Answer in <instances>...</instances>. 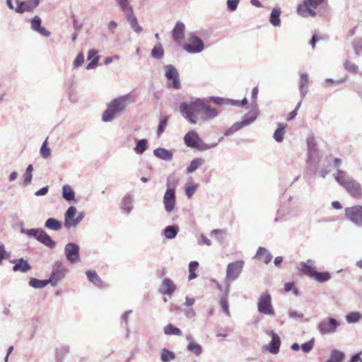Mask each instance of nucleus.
I'll use <instances>...</instances> for the list:
<instances>
[{"label":"nucleus","mask_w":362,"mask_h":362,"mask_svg":"<svg viewBox=\"0 0 362 362\" xmlns=\"http://www.w3.org/2000/svg\"><path fill=\"white\" fill-rule=\"evenodd\" d=\"M133 102L134 95L132 93H128L113 99L107 104V108L103 115V121L105 122L112 121L119 116L126 107Z\"/></svg>","instance_id":"1"},{"label":"nucleus","mask_w":362,"mask_h":362,"mask_svg":"<svg viewBox=\"0 0 362 362\" xmlns=\"http://www.w3.org/2000/svg\"><path fill=\"white\" fill-rule=\"evenodd\" d=\"M204 108V100L194 98L189 102H183L180 105V111L182 117L190 124H195L201 119Z\"/></svg>","instance_id":"2"},{"label":"nucleus","mask_w":362,"mask_h":362,"mask_svg":"<svg viewBox=\"0 0 362 362\" xmlns=\"http://www.w3.org/2000/svg\"><path fill=\"white\" fill-rule=\"evenodd\" d=\"M336 181L353 197H362L361 185L349 176L346 172L338 170L334 175Z\"/></svg>","instance_id":"3"},{"label":"nucleus","mask_w":362,"mask_h":362,"mask_svg":"<svg viewBox=\"0 0 362 362\" xmlns=\"http://www.w3.org/2000/svg\"><path fill=\"white\" fill-rule=\"evenodd\" d=\"M184 141L187 146L198 149L199 151H206L217 146V143L206 144L200 139L199 134L195 131H190L186 134L184 137Z\"/></svg>","instance_id":"4"},{"label":"nucleus","mask_w":362,"mask_h":362,"mask_svg":"<svg viewBox=\"0 0 362 362\" xmlns=\"http://www.w3.org/2000/svg\"><path fill=\"white\" fill-rule=\"evenodd\" d=\"M21 233L25 234L29 237L37 239L39 242L49 248H54L56 245L55 242L45 230L41 228H21Z\"/></svg>","instance_id":"5"},{"label":"nucleus","mask_w":362,"mask_h":362,"mask_svg":"<svg viewBox=\"0 0 362 362\" xmlns=\"http://www.w3.org/2000/svg\"><path fill=\"white\" fill-rule=\"evenodd\" d=\"M257 307L258 312L261 314L272 317L275 315L272 296L268 291H265L259 296L257 302Z\"/></svg>","instance_id":"6"},{"label":"nucleus","mask_w":362,"mask_h":362,"mask_svg":"<svg viewBox=\"0 0 362 362\" xmlns=\"http://www.w3.org/2000/svg\"><path fill=\"white\" fill-rule=\"evenodd\" d=\"M83 216L82 212L77 213V209L74 206H69L64 214V227L67 229L76 228Z\"/></svg>","instance_id":"7"},{"label":"nucleus","mask_w":362,"mask_h":362,"mask_svg":"<svg viewBox=\"0 0 362 362\" xmlns=\"http://www.w3.org/2000/svg\"><path fill=\"white\" fill-rule=\"evenodd\" d=\"M341 323L336 319L327 317L322 319L317 325V328L322 335L334 334L337 331Z\"/></svg>","instance_id":"8"},{"label":"nucleus","mask_w":362,"mask_h":362,"mask_svg":"<svg viewBox=\"0 0 362 362\" xmlns=\"http://www.w3.org/2000/svg\"><path fill=\"white\" fill-rule=\"evenodd\" d=\"M324 0H305L297 8L298 13L303 17L315 16V9Z\"/></svg>","instance_id":"9"},{"label":"nucleus","mask_w":362,"mask_h":362,"mask_svg":"<svg viewBox=\"0 0 362 362\" xmlns=\"http://www.w3.org/2000/svg\"><path fill=\"white\" fill-rule=\"evenodd\" d=\"M308 146V164L310 166H315L319 163L320 153L316 147V142L313 136L307 138Z\"/></svg>","instance_id":"10"},{"label":"nucleus","mask_w":362,"mask_h":362,"mask_svg":"<svg viewBox=\"0 0 362 362\" xmlns=\"http://www.w3.org/2000/svg\"><path fill=\"white\" fill-rule=\"evenodd\" d=\"M66 271V269L61 262H55L52 265L51 275L48 281H49L52 286H56L65 277Z\"/></svg>","instance_id":"11"},{"label":"nucleus","mask_w":362,"mask_h":362,"mask_svg":"<svg viewBox=\"0 0 362 362\" xmlns=\"http://www.w3.org/2000/svg\"><path fill=\"white\" fill-rule=\"evenodd\" d=\"M164 69L165 76L168 81V86L174 89H180L181 84L177 69L171 64H168L164 66Z\"/></svg>","instance_id":"12"},{"label":"nucleus","mask_w":362,"mask_h":362,"mask_svg":"<svg viewBox=\"0 0 362 362\" xmlns=\"http://www.w3.org/2000/svg\"><path fill=\"white\" fill-rule=\"evenodd\" d=\"M345 216L358 226H362V206L356 205L346 208Z\"/></svg>","instance_id":"13"},{"label":"nucleus","mask_w":362,"mask_h":362,"mask_svg":"<svg viewBox=\"0 0 362 362\" xmlns=\"http://www.w3.org/2000/svg\"><path fill=\"white\" fill-rule=\"evenodd\" d=\"M184 49L189 53L196 54L203 51L204 48L203 41L191 33L189 36V43L184 45Z\"/></svg>","instance_id":"14"},{"label":"nucleus","mask_w":362,"mask_h":362,"mask_svg":"<svg viewBox=\"0 0 362 362\" xmlns=\"http://www.w3.org/2000/svg\"><path fill=\"white\" fill-rule=\"evenodd\" d=\"M244 266V262L242 260L229 263L226 269V279L229 281H233L238 279L242 272Z\"/></svg>","instance_id":"15"},{"label":"nucleus","mask_w":362,"mask_h":362,"mask_svg":"<svg viewBox=\"0 0 362 362\" xmlns=\"http://www.w3.org/2000/svg\"><path fill=\"white\" fill-rule=\"evenodd\" d=\"M64 253L70 263L75 264L79 262V247L76 244L71 243L66 244L64 247Z\"/></svg>","instance_id":"16"},{"label":"nucleus","mask_w":362,"mask_h":362,"mask_svg":"<svg viewBox=\"0 0 362 362\" xmlns=\"http://www.w3.org/2000/svg\"><path fill=\"white\" fill-rule=\"evenodd\" d=\"M18 6L15 8L16 12L22 13L25 12L33 11L40 3V0H26L24 1H17Z\"/></svg>","instance_id":"17"},{"label":"nucleus","mask_w":362,"mask_h":362,"mask_svg":"<svg viewBox=\"0 0 362 362\" xmlns=\"http://www.w3.org/2000/svg\"><path fill=\"white\" fill-rule=\"evenodd\" d=\"M175 192L173 190H166L163 197L165 209L168 213L172 212L175 206Z\"/></svg>","instance_id":"18"},{"label":"nucleus","mask_w":362,"mask_h":362,"mask_svg":"<svg viewBox=\"0 0 362 362\" xmlns=\"http://www.w3.org/2000/svg\"><path fill=\"white\" fill-rule=\"evenodd\" d=\"M185 24L180 21L176 23L173 31L172 35L176 43L180 45L182 43L185 37Z\"/></svg>","instance_id":"19"},{"label":"nucleus","mask_w":362,"mask_h":362,"mask_svg":"<svg viewBox=\"0 0 362 362\" xmlns=\"http://www.w3.org/2000/svg\"><path fill=\"white\" fill-rule=\"evenodd\" d=\"M266 332L272 337V341L267 346V349L269 350L272 354H277L279 352L281 344L279 337L274 331L272 330H267Z\"/></svg>","instance_id":"20"},{"label":"nucleus","mask_w":362,"mask_h":362,"mask_svg":"<svg viewBox=\"0 0 362 362\" xmlns=\"http://www.w3.org/2000/svg\"><path fill=\"white\" fill-rule=\"evenodd\" d=\"M300 266V269L301 270V272L313 278V276H314L315 273L316 272L315 271V262L313 259H308L307 260V262H301L299 264Z\"/></svg>","instance_id":"21"},{"label":"nucleus","mask_w":362,"mask_h":362,"mask_svg":"<svg viewBox=\"0 0 362 362\" xmlns=\"http://www.w3.org/2000/svg\"><path fill=\"white\" fill-rule=\"evenodd\" d=\"M41 19L39 16H35L30 20L31 28L34 31L39 33L45 37H49L50 32L47 31L45 28L41 26Z\"/></svg>","instance_id":"22"},{"label":"nucleus","mask_w":362,"mask_h":362,"mask_svg":"<svg viewBox=\"0 0 362 362\" xmlns=\"http://www.w3.org/2000/svg\"><path fill=\"white\" fill-rule=\"evenodd\" d=\"M175 289L176 287L173 281L168 278H165L163 280L162 285L160 288V292L170 297L172 296Z\"/></svg>","instance_id":"23"},{"label":"nucleus","mask_w":362,"mask_h":362,"mask_svg":"<svg viewBox=\"0 0 362 362\" xmlns=\"http://www.w3.org/2000/svg\"><path fill=\"white\" fill-rule=\"evenodd\" d=\"M186 339L188 341L187 349V351L194 353L197 356H199L202 353V346L193 340L192 335H187Z\"/></svg>","instance_id":"24"},{"label":"nucleus","mask_w":362,"mask_h":362,"mask_svg":"<svg viewBox=\"0 0 362 362\" xmlns=\"http://www.w3.org/2000/svg\"><path fill=\"white\" fill-rule=\"evenodd\" d=\"M12 262L14 264L13 267V272L25 273L31 269L28 262L23 258L15 259Z\"/></svg>","instance_id":"25"},{"label":"nucleus","mask_w":362,"mask_h":362,"mask_svg":"<svg viewBox=\"0 0 362 362\" xmlns=\"http://www.w3.org/2000/svg\"><path fill=\"white\" fill-rule=\"evenodd\" d=\"M153 154L156 157L165 161H170L173 157V151L167 150L163 148H156L153 151Z\"/></svg>","instance_id":"26"},{"label":"nucleus","mask_w":362,"mask_h":362,"mask_svg":"<svg viewBox=\"0 0 362 362\" xmlns=\"http://www.w3.org/2000/svg\"><path fill=\"white\" fill-rule=\"evenodd\" d=\"M255 258L265 264H268L272 260V256L265 247H259L257 251Z\"/></svg>","instance_id":"27"},{"label":"nucleus","mask_w":362,"mask_h":362,"mask_svg":"<svg viewBox=\"0 0 362 362\" xmlns=\"http://www.w3.org/2000/svg\"><path fill=\"white\" fill-rule=\"evenodd\" d=\"M259 115L258 110L256 107H252V110L243 117L242 124L247 127L256 120Z\"/></svg>","instance_id":"28"},{"label":"nucleus","mask_w":362,"mask_h":362,"mask_svg":"<svg viewBox=\"0 0 362 362\" xmlns=\"http://www.w3.org/2000/svg\"><path fill=\"white\" fill-rule=\"evenodd\" d=\"M218 115L216 109L210 107L204 102V108L202 110L201 119L208 120L216 117Z\"/></svg>","instance_id":"29"},{"label":"nucleus","mask_w":362,"mask_h":362,"mask_svg":"<svg viewBox=\"0 0 362 362\" xmlns=\"http://www.w3.org/2000/svg\"><path fill=\"white\" fill-rule=\"evenodd\" d=\"M117 2L123 11L126 18L134 14L133 8L128 0H117Z\"/></svg>","instance_id":"30"},{"label":"nucleus","mask_w":362,"mask_h":362,"mask_svg":"<svg viewBox=\"0 0 362 362\" xmlns=\"http://www.w3.org/2000/svg\"><path fill=\"white\" fill-rule=\"evenodd\" d=\"M308 82H309L308 75L305 73L300 74L299 90H300V95H301L302 98H303L308 93V89L306 88V86L308 83Z\"/></svg>","instance_id":"31"},{"label":"nucleus","mask_w":362,"mask_h":362,"mask_svg":"<svg viewBox=\"0 0 362 362\" xmlns=\"http://www.w3.org/2000/svg\"><path fill=\"white\" fill-rule=\"evenodd\" d=\"M134 197L127 194L124 197L122 202V209L126 214H129L133 209Z\"/></svg>","instance_id":"32"},{"label":"nucleus","mask_w":362,"mask_h":362,"mask_svg":"<svg viewBox=\"0 0 362 362\" xmlns=\"http://www.w3.org/2000/svg\"><path fill=\"white\" fill-rule=\"evenodd\" d=\"M281 9L279 8H274L270 14L269 18V22L270 23L275 26L278 27L281 24V19H280V15H281Z\"/></svg>","instance_id":"33"},{"label":"nucleus","mask_w":362,"mask_h":362,"mask_svg":"<svg viewBox=\"0 0 362 362\" xmlns=\"http://www.w3.org/2000/svg\"><path fill=\"white\" fill-rule=\"evenodd\" d=\"M286 125L282 123L277 124V129L275 130L273 137L277 142H281L284 140L285 134V129Z\"/></svg>","instance_id":"34"},{"label":"nucleus","mask_w":362,"mask_h":362,"mask_svg":"<svg viewBox=\"0 0 362 362\" xmlns=\"http://www.w3.org/2000/svg\"><path fill=\"white\" fill-rule=\"evenodd\" d=\"M63 198L68 201H74L75 199V192L72 187L69 185H64L62 187Z\"/></svg>","instance_id":"35"},{"label":"nucleus","mask_w":362,"mask_h":362,"mask_svg":"<svg viewBox=\"0 0 362 362\" xmlns=\"http://www.w3.org/2000/svg\"><path fill=\"white\" fill-rule=\"evenodd\" d=\"M345 358L343 352L334 349L331 351L329 358L325 362H342Z\"/></svg>","instance_id":"36"},{"label":"nucleus","mask_w":362,"mask_h":362,"mask_svg":"<svg viewBox=\"0 0 362 362\" xmlns=\"http://www.w3.org/2000/svg\"><path fill=\"white\" fill-rule=\"evenodd\" d=\"M45 226L49 229L58 231L62 228V224L59 221L54 218H49L45 221Z\"/></svg>","instance_id":"37"},{"label":"nucleus","mask_w":362,"mask_h":362,"mask_svg":"<svg viewBox=\"0 0 362 362\" xmlns=\"http://www.w3.org/2000/svg\"><path fill=\"white\" fill-rule=\"evenodd\" d=\"M228 291H229V288L228 287L226 289V293L224 295H223L220 298V305L222 308L223 312L228 317L230 316L228 303V300H227Z\"/></svg>","instance_id":"38"},{"label":"nucleus","mask_w":362,"mask_h":362,"mask_svg":"<svg viewBox=\"0 0 362 362\" xmlns=\"http://www.w3.org/2000/svg\"><path fill=\"white\" fill-rule=\"evenodd\" d=\"M179 232V227L177 226H168L164 230V235L167 239L175 238Z\"/></svg>","instance_id":"39"},{"label":"nucleus","mask_w":362,"mask_h":362,"mask_svg":"<svg viewBox=\"0 0 362 362\" xmlns=\"http://www.w3.org/2000/svg\"><path fill=\"white\" fill-rule=\"evenodd\" d=\"M148 147V141L143 139L137 141L136 146L134 148V152L138 155H142Z\"/></svg>","instance_id":"40"},{"label":"nucleus","mask_w":362,"mask_h":362,"mask_svg":"<svg viewBox=\"0 0 362 362\" xmlns=\"http://www.w3.org/2000/svg\"><path fill=\"white\" fill-rule=\"evenodd\" d=\"M175 358V354L167 349H163L160 351V360L162 362H170Z\"/></svg>","instance_id":"41"},{"label":"nucleus","mask_w":362,"mask_h":362,"mask_svg":"<svg viewBox=\"0 0 362 362\" xmlns=\"http://www.w3.org/2000/svg\"><path fill=\"white\" fill-rule=\"evenodd\" d=\"M199 187V184L194 182L193 181H189L186 183L185 189V194L188 198H191Z\"/></svg>","instance_id":"42"},{"label":"nucleus","mask_w":362,"mask_h":362,"mask_svg":"<svg viewBox=\"0 0 362 362\" xmlns=\"http://www.w3.org/2000/svg\"><path fill=\"white\" fill-rule=\"evenodd\" d=\"M86 276L88 280L98 287L103 286V282L95 271H87Z\"/></svg>","instance_id":"43"},{"label":"nucleus","mask_w":362,"mask_h":362,"mask_svg":"<svg viewBox=\"0 0 362 362\" xmlns=\"http://www.w3.org/2000/svg\"><path fill=\"white\" fill-rule=\"evenodd\" d=\"M164 334L165 335H176L181 336L182 332L180 329L175 327L172 324H168L163 329Z\"/></svg>","instance_id":"44"},{"label":"nucleus","mask_w":362,"mask_h":362,"mask_svg":"<svg viewBox=\"0 0 362 362\" xmlns=\"http://www.w3.org/2000/svg\"><path fill=\"white\" fill-rule=\"evenodd\" d=\"M127 20L128 21L129 23L131 25V28L134 30V32H136L138 34L142 32V27L140 26L139 24L138 23L137 18L134 14L127 18Z\"/></svg>","instance_id":"45"},{"label":"nucleus","mask_w":362,"mask_h":362,"mask_svg":"<svg viewBox=\"0 0 362 362\" xmlns=\"http://www.w3.org/2000/svg\"><path fill=\"white\" fill-rule=\"evenodd\" d=\"M49 283L48 279L40 280L35 278H31L29 281V285L35 288H42L47 286Z\"/></svg>","instance_id":"46"},{"label":"nucleus","mask_w":362,"mask_h":362,"mask_svg":"<svg viewBox=\"0 0 362 362\" xmlns=\"http://www.w3.org/2000/svg\"><path fill=\"white\" fill-rule=\"evenodd\" d=\"M204 163V160L200 158H197L193 159L187 168V172L188 173H192L194 172L197 168H199L201 165H202Z\"/></svg>","instance_id":"47"},{"label":"nucleus","mask_w":362,"mask_h":362,"mask_svg":"<svg viewBox=\"0 0 362 362\" xmlns=\"http://www.w3.org/2000/svg\"><path fill=\"white\" fill-rule=\"evenodd\" d=\"M210 100L218 105L227 104L231 105H236L239 103L238 100L224 99L218 97H211Z\"/></svg>","instance_id":"48"},{"label":"nucleus","mask_w":362,"mask_h":362,"mask_svg":"<svg viewBox=\"0 0 362 362\" xmlns=\"http://www.w3.org/2000/svg\"><path fill=\"white\" fill-rule=\"evenodd\" d=\"M313 278L318 282L323 283L329 281L331 276L329 273L327 272H318L316 271Z\"/></svg>","instance_id":"49"},{"label":"nucleus","mask_w":362,"mask_h":362,"mask_svg":"<svg viewBox=\"0 0 362 362\" xmlns=\"http://www.w3.org/2000/svg\"><path fill=\"white\" fill-rule=\"evenodd\" d=\"M348 323H356L361 319V315L358 312H352L345 316Z\"/></svg>","instance_id":"50"},{"label":"nucleus","mask_w":362,"mask_h":362,"mask_svg":"<svg viewBox=\"0 0 362 362\" xmlns=\"http://www.w3.org/2000/svg\"><path fill=\"white\" fill-rule=\"evenodd\" d=\"M153 58L161 59L163 57V49L160 43L156 44L151 51Z\"/></svg>","instance_id":"51"},{"label":"nucleus","mask_w":362,"mask_h":362,"mask_svg":"<svg viewBox=\"0 0 362 362\" xmlns=\"http://www.w3.org/2000/svg\"><path fill=\"white\" fill-rule=\"evenodd\" d=\"M288 317L291 319L294 320H303L304 317V315L299 311H297L296 310L289 309L288 311Z\"/></svg>","instance_id":"52"},{"label":"nucleus","mask_w":362,"mask_h":362,"mask_svg":"<svg viewBox=\"0 0 362 362\" xmlns=\"http://www.w3.org/2000/svg\"><path fill=\"white\" fill-rule=\"evenodd\" d=\"M314 341L315 339L313 338L301 345V349L304 353H309L313 349L314 346Z\"/></svg>","instance_id":"53"},{"label":"nucleus","mask_w":362,"mask_h":362,"mask_svg":"<svg viewBox=\"0 0 362 362\" xmlns=\"http://www.w3.org/2000/svg\"><path fill=\"white\" fill-rule=\"evenodd\" d=\"M346 78H341L338 80H333L332 78H326L325 81V84L323 86H324V87H329L333 84L343 83L344 82L346 81Z\"/></svg>","instance_id":"54"},{"label":"nucleus","mask_w":362,"mask_h":362,"mask_svg":"<svg viewBox=\"0 0 362 362\" xmlns=\"http://www.w3.org/2000/svg\"><path fill=\"white\" fill-rule=\"evenodd\" d=\"M40 154L44 158H48L51 154L50 149L47 146V141L45 140L41 148H40Z\"/></svg>","instance_id":"55"},{"label":"nucleus","mask_w":362,"mask_h":362,"mask_svg":"<svg viewBox=\"0 0 362 362\" xmlns=\"http://www.w3.org/2000/svg\"><path fill=\"white\" fill-rule=\"evenodd\" d=\"M84 62V57L83 53H79L75 58L74 62H73V68L76 69L79 66H81Z\"/></svg>","instance_id":"56"},{"label":"nucleus","mask_w":362,"mask_h":362,"mask_svg":"<svg viewBox=\"0 0 362 362\" xmlns=\"http://www.w3.org/2000/svg\"><path fill=\"white\" fill-rule=\"evenodd\" d=\"M224 235H226V232L220 229H214L211 232V235L216 236L219 241L223 240Z\"/></svg>","instance_id":"57"},{"label":"nucleus","mask_w":362,"mask_h":362,"mask_svg":"<svg viewBox=\"0 0 362 362\" xmlns=\"http://www.w3.org/2000/svg\"><path fill=\"white\" fill-rule=\"evenodd\" d=\"M344 66L345 69L348 71H352L355 73L358 69V66L355 64L348 60L344 62Z\"/></svg>","instance_id":"58"},{"label":"nucleus","mask_w":362,"mask_h":362,"mask_svg":"<svg viewBox=\"0 0 362 362\" xmlns=\"http://www.w3.org/2000/svg\"><path fill=\"white\" fill-rule=\"evenodd\" d=\"M240 0H228L226 2L229 11H234L237 9Z\"/></svg>","instance_id":"59"},{"label":"nucleus","mask_w":362,"mask_h":362,"mask_svg":"<svg viewBox=\"0 0 362 362\" xmlns=\"http://www.w3.org/2000/svg\"><path fill=\"white\" fill-rule=\"evenodd\" d=\"M352 45L356 54L359 55L360 53L362 52V41L359 40H356L353 42Z\"/></svg>","instance_id":"60"},{"label":"nucleus","mask_w":362,"mask_h":362,"mask_svg":"<svg viewBox=\"0 0 362 362\" xmlns=\"http://www.w3.org/2000/svg\"><path fill=\"white\" fill-rule=\"evenodd\" d=\"M32 179H33L32 173L25 171V173L23 174V185L27 186V185H30L32 182Z\"/></svg>","instance_id":"61"},{"label":"nucleus","mask_w":362,"mask_h":362,"mask_svg":"<svg viewBox=\"0 0 362 362\" xmlns=\"http://www.w3.org/2000/svg\"><path fill=\"white\" fill-rule=\"evenodd\" d=\"M9 256L10 255L6 251L4 245H0V264L4 259L8 258Z\"/></svg>","instance_id":"62"},{"label":"nucleus","mask_w":362,"mask_h":362,"mask_svg":"<svg viewBox=\"0 0 362 362\" xmlns=\"http://www.w3.org/2000/svg\"><path fill=\"white\" fill-rule=\"evenodd\" d=\"M48 191H49V187H48V186H46V187H44L41 188L40 189L36 191L35 192V195L37 197L44 196L48 193Z\"/></svg>","instance_id":"63"},{"label":"nucleus","mask_w":362,"mask_h":362,"mask_svg":"<svg viewBox=\"0 0 362 362\" xmlns=\"http://www.w3.org/2000/svg\"><path fill=\"white\" fill-rule=\"evenodd\" d=\"M199 244H200V245L201 244H204V245H206L207 246H211V242L204 235H201L200 240H199Z\"/></svg>","instance_id":"64"}]
</instances>
